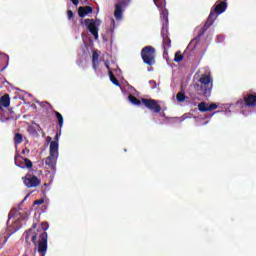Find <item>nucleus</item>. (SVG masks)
I'll use <instances>...</instances> for the list:
<instances>
[{"instance_id": "nucleus-15", "label": "nucleus", "mask_w": 256, "mask_h": 256, "mask_svg": "<svg viewBox=\"0 0 256 256\" xmlns=\"http://www.w3.org/2000/svg\"><path fill=\"white\" fill-rule=\"evenodd\" d=\"M92 67L94 71H97V69H99V53H97V51H94L92 53Z\"/></svg>"}, {"instance_id": "nucleus-6", "label": "nucleus", "mask_w": 256, "mask_h": 256, "mask_svg": "<svg viewBox=\"0 0 256 256\" xmlns=\"http://www.w3.org/2000/svg\"><path fill=\"white\" fill-rule=\"evenodd\" d=\"M130 0H117L115 4L114 17L117 21L123 19V12L127 9Z\"/></svg>"}, {"instance_id": "nucleus-20", "label": "nucleus", "mask_w": 256, "mask_h": 256, "mask_svg": "<svg viewBox=\"0 0 256 256\" xmlns=\"http://www.w3.org/2000/svg\"><path fill=\"white\" fill-rule=\"evenodd\" d=\"M54 115H56V119L58 120V125L61 129V127H63V115H61L58 111H54Z\"/></svg>"}, {"instance_id": "nucleus-2", "label": "nucleus", "mask_w": 256, "mask_h": 256, "mask_svg": "<svg viewBox=\"0 0 256 256\" xmlns=\"http://www.w3.org/2000/svg\"><path fill=\"white\" fill-rule=\"evenodd\" d=\"M227 10V2L222 1L219 4H216L214 8L210 11V14L205 22L204 26L198 31L197 38L201 39L207 32V29L215 23V20L221 15V13H225Z\"/></svg>"}, {"instance_id": "nucleus-28", "label": "nucleus", "mask_w": 256, "mask_h": 256, "mask_svg": "<svg viewBox=\"0 0 256 256\" xmlns=\"http://www.w3.org/2000/svg\"><path fill=\"white\" fill-rule=\"evenodd\" d=\"M54 141H57V143H59V133L56 134Z\"/></svg>"}, {"instance_id": "nucleus-11", "label": "nucleus", "mask_w": 256, "mask_h": 256, "mask_svg": "<svg viewBox=\"0 0 256 256\" xmlns=\"http://www.w3.org/2000/svg\"><path fill=\"white\" fill-rule=\"evenodd\" d=\"M59 156H55L49 153V156L45 159V164L52 169V171H55V165H57V159Z\"/></svg>"}, {"instance_id": "nucleus-8", "label": "nucleus", "mask_w": 256, "mask_h": 256, "mask_svg": "<svg viewBox=\"0 0 256 256\" xmlns=\"http://www.w3.org/2000/svg\"><path fill=\"white\" fill-rule=\"evenodd\" d=\"M81 23L83 25H86V28L88 31L93 35L94 39H99V28L97 27V23L95 22L94 19H85L84 21L81 20Z\"/></svg>"}, {"instance_id": "nucleus-10", "label": "nucleus", "mask_w": 256, "mask_h": 256, "mask_svg": "<svg viewBox=\"0 0 256 256\" xmlns=\"http://www.w3.org/2000/svg\"><path fill=\"white\" fill-rule=\"evenodd\" d=\"M244 104L246 107H256V94H246L244 96Z\"/></svg>"}, {"instance_id": "nucleus-3", "label": "nucleus", "mask_w": 256, "mask_h": 256, "mask_svg": "<svg viewBox=\"0 0 256 256\" xmlns=\"http://www.w3.org/2000/svg\"><path fill=\"white\" fill-rule=\"evenodd\" d=\"M128 99L132 105H141V103H143L144 107L149 109V111H153V113H161V105H159L155 99L142 98L139 100L134 95H129Z\"/></svg>"}, {"instance_id": "nucleus-19", "label": "nucleus", "mask_w": 256, "mask_h": 256, "mask_svg": "<svg viewBox=\"0 0 256 256\" xmlns=\"http://www.w3.org/2000/svg\"><path fill=\"white\" fill-rule=\"evenodd\" d=\"M18 159H22V161H24V165L27 169H31V167H33V162H31L28 158L18 156Z\"/></svg>"}, {"instance_id": "nucleus-18", "label": "nucleus", "mask_w": 256, "mask_h": 256, "mask_svg": "<svg viewBox=\"0 0 256 256\" xmlns=\"http://www.w3.org/2000/svg\"><path fill=\"white\" fill-rule=\"evenodd\" d=\"M14 143L15 145H21V143H23V134L16 133L14 136Z\"/></svg>"}, {"instance_id": "nucleus-24", "label": "nucleus", "mask_w": 256, "mask_h": 256, "mask_svg": "<svg viewBox=\"0 0 256 256\" xmlns=\"http://www.w3.org/2000/svg\"><path fill=\"white\" fill-rule=\"evenodd\" d=\"M218 105L216 103H212L208 106V111H215L217 109Z\"/></svg>"}, {"instance_id": "nucleus-30", "label": "nucleus", "mask_w": 256, "mask_h": 256, "mask_svg": "<svg viewBox=\"0 0 256 256\" xmlns=\"http://www.w3.org/2000/svg\"><path fill=\"white\" fill-rule=\"evenodd\" d=\"M6 67H7V66L2 67V68H1V71H4V69H5Z\"/></svg>"}, {"instance_id": "nucleus-4", "label": "nucleus", "mask_w": 256, "mask_h": 256, "mask_svg": "<svg viewBox=\"0 0 256 256\" xmlns=\"http://www.w3.org/2000/svg\"><path fill=\"white\" fill-rule=\"evenodd\" d=\"M199 84H197L198 91H201L203 97H211L213 91V78L210 74H202L199 78Z\"/></svg>"}, {"instance_id": "nucleus-25", "label": "nucleus", "mask_w": 256, "mask_h": 256, "mask_svg": "<svg viewBox=\"0 0 256 256\" xmlns=\"http://www.w3.org/2000/svg\"><path fill=\"white\" fill-rule=\"evenodd\" d=\"M67 17H68L69 21H71V19H74L75 15L73 14L72 10L67 11Z\"/></svg>"}, {"instance_id": "nucleus-9", "label": "nucleus", "mask_w": 256, "mask_h": 256, "mask_svg": "<svg viewBox=\"0 0 256 256\" xmlns=\"http://www.w3.org/2000/svg\"><path fill=\"white\" fill-rule=\"evenodd\" d=\"M162 35V39H163V57H167V55H169V52L167 51V49H169L171 47V38H169V33L165 30H163L161 32Z\"/></svg>"}, {"instance_id": "nucleus-32", "label": "nucleus", "mask_w": 256, "mask_h": 256, "mask_svg": "<svg viewBox=\"0 0 256 256\" xmlns=\"http://www.w3.org/2000/svg\"><path fill=\"white\" fill-rule=\"evenodd\" d=\"M15 163H17V157L15 158Z\"/></svg>"}, {"instance_id": "nucleus-26", "label": "nucleus", "mask_w": 256, "mask_h": 256, "mask_svg": "<svg viewBox=\"0 0 256 256\" xmlns=\"http://www.w3.org/2000/svg\"><path fill=\"white\" fill-rule=\"evenodd\" d=\"M45 203V199L40 198L34 201V205H43Z\"/></svg>"}, {"instance_id": "nucleus-1", "label": "nucleus", "mask_w": 256, "mask_h": 256, "mask_svg": "<svg viewBox=\"0 0 256 256\" xmlns=\"http://www.w3.org/2000/svg\"><path fill=\"white\" fill-rule=\"evenodd\" d=\"M47 229H49V223L47 222H42L41 226L38 228L37 224L34 223L32 227L23 234L25 243L27 245L33 243L35 249L41 256L47 255V241L49 239V235L46 233Z\"/></svg>"}, {"instance_id": "nucleus-13", "label": "nucleus", "mask_w": 256, "mask_h": 256, "mask_svg": "<svg viewBox=\"0 0 256 256\" xmlns=\"http://www.w3.org/2000/svg\"><path fill=\"white\" fill-rule=\"evenodd\" d=\"M89 13H93V8L91 6H80L78 8V15L83 19V17H87Z\"/></svg>"}, {"instance_id": "nucleus-23", "label": "nucleus", "mask_w": 256, "mask_h": 256, "mask_svg": "<svg viewBox=\"0 0 256 256\" xmlns=\"http://www.w3.org/2000/svg\"><path fill=\"white\" fill-rule=\"evenodd\" d=\"M163 3H165V0H154V4L156 7L161 8L163 7Z\"/></svg>"}, {"instance_id": "nucleus-17", "label": "nucleus", "mask_w": 256, "mask_h": 256, "mask_svg": "<svg viewBox=\"0 0 256 256\" xmlns=\"http://www.w3.org/2000/svg\"><path fill=\"white\" fill-rule=\"evenodd\" d=\"M108 74H109L111 83H113V85H116V87H119L121 84L119 83V80L115 77V75L113 74V71L109 70Z\"/></svg>"}, {"instance_id": "nucleus-22", "label": "nucleus", "mask_w": 256, "mask_h": 256, "mask_svg": "<svg viewBox=\"0 0 256 256\" xmlns=\"http://www.w3.org/2000/svg\"><path fill=\"white\" fill-rule=\"evenodd\" d=\"M175 63H181L183 61V56L181 55V51H177L174 56Z\"/></svg>"}, {"instance_id": "nucleus-12", "label": "nucleus", "mask_w": 256, "mask_h": 256, "mask_svg": "<svg viewBox=\"0 0 256 256\" xmlns=\"http://www.w3.org/2000/svg\"><path fill=\"white\" fill-rule=\"evenodd\" d=\"M11 105V98L9 97V94H4L0 98V111H3V107L7 109V107H10Z\"/></svg>"}, {"instance_id": "nucleus-31", "label": "nucleus", "mask_w": 256, "mask_h": 256, "mask_svg": "<svg viewBox=\"0 0 256 256\" xmlns=\"http://www.w3.org/2000/svg\"><path fill=\"white\" fill-rule=\"evenodd\" d=\"M8 219H11V212H10L9 215H8Z\"/></svg>"}, {"instance_id": "nucleus-29", "label": "nucleus", "mask_w": 256, "mask_h": 256, "mask_svg": "<svg viewBox=\"0 0 256 256\" xmlns=\"http://www.w3.org/2000/svg\"><path fill=\"white\" fill-rule=\"evenodd\" d=\"M106 69H109V63L106 62Z\"/></svg>"}, {"instance_id": "nucleus-7", "label": "nucleus", "mask_w": 256, "mask_h": 256, "mask_svg": "<svg viewBox=\"0 0 256 256\" xmlns=\"http://www.w3.org/2000/svg\"><path fill=\"white\" fill-rule=\"evenodd\" d=\"M22 181L24 185L29 189H33L41 185V180L37 176H33L29 173H27L24 177H22Z\"/></svg>"}, {"instance_id": "nucleus-27", "label": "nucleus", "mask_w": 256, "mask_h": 256, "mask_svg": "<svg viewBox=\"0 0 256 256\" xmlns=\"http://www.w3.org/2000/svg\"><path fill=\"white\" fill-rule=\"evenodd\" d=\"M71 2L73 3V5H79V0H71Z\"/></svg>"}, {"instance_id": "nucleus-14", "label": "nucleus", "mask_w": 256, "mask_h": 256, "mask_svg": "<svg viewBox=\"0 0 256 256\" xmlns=\"http://www.w3.org/2000/svg\"><path fill=\"white\" fill-rule=\"evenodd\" d=\"M50 154L55 155L56 157H59V142L57 141H52L50 143Z\"/></svg>"}, {"instance_id": "nucleus-5", "label": "nucleus", "mask_w": 256, "mask_h": 256, "mask_svg": "<svg viewBox=\"0 0 256 256\" xmlns=\"http://www.w3.org/2000/svg\"><path fill=\"white\" fill-rule=\"evenodd\" d=\"M141 57L145 65L153 67L155 65V48L153 46H145L141 50Z\"/></svg>"}, {"instance_id": "nucleus-21", "label": "nucleus", "mask_w": 256, "mask_h": 256, "mask_svg": "<svg viewBox=\"0 0 256 256\" xmlns=\"http://www.w3.org/2000/svg\"><path fill=\"white\" fill-rule=\"evenodd\" d=\"M176 99H177L178 103H183V101H185L187 99V96H185V93H183V92H178L176 95Z\"/></svg>"}, {"instance_id": "nucleus-16", "label": "nucleus", "mask_w": 256, "mask_h": 256, "mask_svg": "<svg viewBox=\"0 0 256 256\" xmlns=\"http://www.w3.org/2000/svg\"><path fill=\"white\" fill-rule=\"evenodd\" d=\"M198 110L201 111V113H207V111H209V104H207V102H200L198 104Z\"/></svg>"}]
</instances>
